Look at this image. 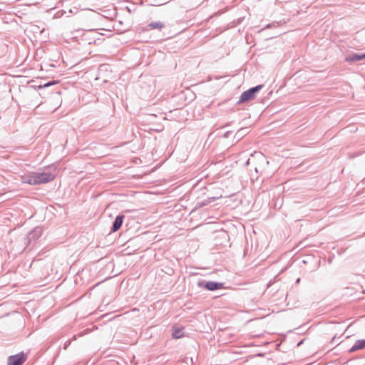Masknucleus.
I'll list each match as a JSON object with an SVG mask.
<instances>
[{
	"label": "nucleus",
	"mask_w": 365,
	"mask_h": 365,
	"mask_svg": "<svg viewBox=\"0 0 365 365\" xmlns=\"http://www.w3.org/2000/svg\"><path fill=\"white\" fill-rule=\"evenodd\" d=\"M0 148H4V147H3V146H1V145H0Z\"/></svg>",
	"instance_id": "28"
},
{
	"label": "nucleus",
	"mask_w": 365,
	"mask_h": 365,
	"mask_svg": "<svg viewBox=\"0 0 365 365\" xmlns=\"http://www.w3.org/2000/svg\"><path fill=\"white\" fill-rule=\"evenodd\" d=\"M163 4H157V1H155V4H152L153 6H161Z\"/></svg>",
	"instance_id": "22"
},
{
	"label": "nucleus",
	"mask_w": 365,
	"mask_h": 365,
	"mask_svg": "<svg viewBox=\"0 0 365 365\" xmlns=\"http://www.w3.org/2000/svg\"><path fill=\"white\" fill-rule=\"evenodd\" d=\"M264 85L259 84L242 92L237 104H241L253 100L256 97L257 93L261 91Z\"/></svg>",
	"instance_id": "2"
},
{
	"label": "nucleus",
	"mask_w": 365,
	"mask_h": 365,
	"mask_svg": "<svg viewBox=\"0 0 365 365\" xmlns=\"http://www.w3.org/2000/svg\"><path fill=\"white\" fill-rule=\"evenodd\" d=\"M219 237L227 240L228 238V234L225 231H222L219 232Z\"/></svg>",
	"instance_id": "16"
},
{
	"label": "nucleus",
	"mask_w": 365,
	"mask_h": 365,
	"mask_svg": "<svg viewBox=\"0 0 365 365\" xmlns=\"http://www.w3.org/2000/svg\"><path fill=\"white\" fill-rule=\"evenodd\" d=\"M230 123H231V122L227 123L223 126V128L229 126V125H230Z\"/></svg>",
	"instance_id": "23"
},
{
	"label": "nucleus",
	"mask_w": 365,
	"mask_h": 365,
	"mask_svg": "<svg viewBox=\"0 0 365 365\" xmlns=\"http://www.w3.org/2000/svg\"><path fill=\"white\" fill-rule=\"evenodd\" d=\"M231 133L230 131H227L225 132L223 135H222V137L225 138H227L229 136H230V134Z\"/></svg>",
	"instance_id": "19"
},
{
	"label": "nucleus",
	"mask_w": 365,
	"mask_h": 365,
	"mask_svg": "<svg viewBox=\"0 0 365 365\" xmlns=\"http://www.w3.org/2000/svg\"><path fill=\"white\" fill-rule=\"evenodd\" d=\"M27 359V354L21 351L8 357L7 365H22Z\"/></svg>",
	"instance_id": "4"
},
{
	"label": "nucleus",
	"mask_w": 365,
	"mask_h": 365,
	"mask_svg": "<svg viewBox=\"0 0 365 365\" xmlns=\"http://www.w3.org/2000/svg\"><path fill=\"white\" fill-rule=\"evenodd\" d=\"M300 282H301V278H300V277H298V278L297 279V280H296L295 283H296L297 284H299V283H300Z\"/></svg>",
	"instance_id": "20"
},
{
	"label": "nucleus",
	"mask_w": 365,
	"mask_h": 365,
	"mask_svg": "<svg viewBox=\"0 0 365 365\" xmlns=\"http://www.w3.org/2000/svg\"><path fill=\"white\" fill-rule=\"evenodd\" d=\"M65 13H66V12H65L63 10L58 11H57V12L55 14L54 17H55V18H60V17H61V16L63 15V14H65Z\"/></svg>",
	"instance_id": "17"
},
{
	"label": "nucleus",
	"mask_w": 365,
	"mask_h": 365,
	"mask_svg": "<svg viewBox=\"0 0 365 365\" xmlns=\"http://www.w3.org/2000/svg\"><path fill=\"white\" fill-rule=\"evenodd\" d=\"M249 163H250V159H248V160H247V162H246V163H245V164H246V165H249Z\"/></svg>",
	"instance_id": "26"
},
{
	"label": "nucleus",
	"mask_w": 365,
	"mask_h": 365,
	"mask_svg": "<svg viewBox=\"0 0 365 365\" xmlns=\"http://www.w3.org/2000/svg\"><path fill=\"white\" fill-rule=\"evenodd\" d=\"M76 339H77V335H73L72 336L71 339H68V340L65 341L64 345H63V349H66L71 345V341L72 340H76Z\"/></svg>",
	"instance_id": "14"
},
{
	"label": "nucleus",
	"mask_w": 365,
	"mask_h": 365,
	"mask_svg": "<svg viewBox=\"0 0 365 365\" xmlns=\"http://www.w3.org/2000/svg\"><path fill=\"white\" fill-rule=\"evenodd\" d=\"M304 340H302L300 341L298 344H297V346H299L301 344H302Z\"/></svg>",
	"instance_id": "24"
},
{
	"label": "nucleus",
	"mask_w": 365,
	"mask_h": 365,
	"mask_svg": "<svg viewBox=\"0 0 365 365\" xmlns=\"http://www.w3.org/2000/svg\"><path fill=\"white\" fill-rule=\"evenodd\" d=\"M174 272V270L172 268H168V271L166 272V274L169 275H172Z\"/></svg>",
	"instance_id": "18"
},
{
	"label": "nucleus",
	"mask_w": 365,
	"mask_h": 365,
	"mask_svg": "<svg viewBox=\"0 0 365 365\" xmlns=\"http://www.w3.org/2000/svg\"><path fill=\"white\" fill-rule=\"evenodd\" d=\"M1 11V9H0V11Z\"/></svg>",
	"instance_id": "29"
},
{
	"label": "nucleus",
	"mask_w": 365,
	"mask_h": 365,
	"mask_svg": "<svg viewBox=\"0 0 365 365\" xmlns=\"http://www.w3.org/2000/svg\"><path fill=\"white\" fill-rule=\"evenodd\" d=\"M364 349H365V339H359L356 340L354 345L349 349V352L352 353Z\"/></svg>",
	"instance_id": "10"
},
{
	"label": "nucleus",
	"mask_w": 365,
	"mask_h": 365,
	"mask_svg": "<svg viewBox=\"0 0 365 365\" xmlns=\"http://www.w3.org/2000/svg\"><path fill=\"white\" fill-rule=\"evenodd\" d=\"M58 81H55V80H53V81H50L46 83H44L43 85H40L38 86V89L40 90V89H42L43 88H47L48 86H53L56 83H57Z\"/></svg>",
	"instance_id": "13"
},
{
	"label": "nucleus",
	"mask_w": 365,
	"mask_h": 365,
	"mask_svg": "<svg viewBox=\"0 0 365 365\" xmlns=\"http://www.w3.org/2000/svg\"><path fill=\"white\" fill-rule=\"evenodd\" d=\"M248 128H240L237 132L235 133L234 136V139L236 140V141H239L243 136L246 135L248 133L247 131Z\"/></svg>",
	"instance_id": "12"
},
{
	"label": "nucleus",
	"mask_w": 365,
	"mask_h": 365,
	"mask_svg": "<svg viewBox=\"0 0 365 365\" xmlns=\"http://www.w3.org/2000/svg\"><path fill=\"white\" fill-rule=\"evenodd\" d=\"M182 327L173 326L172 327V336L173 339H180L184 336V331Z\"/></svg>",
	"instance_id": "9"
},
{
	"label": "nucleus",
	"mask_w": 365,
	"mask_h": 365,
	"mask_svg": "<svg viewBox=\"0 0 365 365\" xmlns=\"http://www.w3.org/2000/svg\"><path fill=\"white\" fill-rule=\"evenodd\" d=\"M197 285L200 288H204L208 291H216L223 288L224 284L215 281H206L205 279H200L197 282Z\"/></svg>",
	"instance_id": "3"
},
{
	"label": "nucleus",
	"mask_w": 365,
	"mask_h": 365,
	"mask_svg": "<svg viewBox=\"0 0 365 365\" xmlns=\"http://www.w3.org/2000/svg\"><path fill=\"white\" fill-rule=\"evenodd\" d=\"M217 199H218L217 197H208L206 199L199 200L196 203L195 208L197 209V208H200V207H205V206L207 205L208 204L214 202Z\"/></svg>",
	"instance_id": "11"
},
{
	"label": "nucleus",
	"mask_w": 365,
	"mask_h": 365,
	"mask_svg": "<svg viewBox=\"0 0 365 365\" xmlns=\"http://www.w3.org/2000/svg\"><path fill=\"white\" fill-rule=\"evenodd\" d=\"M41 236V230L36 227L34 230L28 233L27 237L25 238V244L29 246L32 242L35 243Z\"/></svg>",
	"instance_id": "5"
},
{
	"label": "nucleus",
	"mask_w": 365,
	"mask_h": 365,
	"mask_svg": "<svg viewBox=\"0 0 365 365\" xmlns=\"http://www.w3.org/2000/svg\"><path fill=\"white\" fill-rule=\"evenodd\" d=\"M83 334H84L81 333V334H78V336H83Z\"/></svg>",
	"instance_id": "27"
},
{
	"label": "nucleus",
	"mask_w": 365,
	"mask_h": 365,
	"mask_svg": "<svg viewBox=\"0 0 365 365\" xmlns=\"http://www.w3.org/2000/svg\"><path fill=\"white\" fill-rule=\"evenodd\" d=\"M163 4H157V1H155V4H152L153 6H161Z\"/></svg>",
	"instance_id": "21"
},
{
	"label": "nucleus",
	"mask_w": 365,
	"mask_h": 365,
	"mask_svg": "<svg viewBox=\"0 0 365 365\" xmlns=\"http://www.w3.org/2000/svg\"><path fill=\"white\" fill-rule=\"evenodd\" d=\"M55 178L56 174L51 172H34L21 176V180L23 183L31 185L48 183L53 181Z\"/></svg>",
	"instance_id": "1"
},
{
	"label": "nucleus",
	"mask_w": 365,
	"mask_h": 365,
	"mask_svg": "<svg viewBox=\"0 0 365 365\" xmlns=\"http://www.w3.org/2000/svg\"><path fill=\"white\" fill-rule=\"evenodd\" d=\"M363 59H365V52L362 53H353L346 56L345 61L351 63L360 61Z\"/></svg>",
	"instance_id": "7"
},
{
	"label": "nucleus",
	"mask_w": 365,
	"mask_h": 365,
	"mask_svg": "<svg viewBox=\"0 0 365 365\" xmlns=\"http://www.w3.org/2000/svg\"><path fill=\"white\" fill-rule=\"evenodd\" d=\"M336 339V336H334L331 341V343H334V340Z\"/></svg>",
	"instance_id": "25"
},
{
	"label": "nucleus",
	"mask_w": 365,
	"mask_h": 365,
	"mask_svg": "<svg viewBox=\"0 0 365 365\" xmlns=\"http://www.w3.org/2000/svg\"><path fill=\"white\" fill-rule=\"evenodd\" d=\"M259 160L262 163H265L267 165L269 164V161L266 159L265 156L262 153H259L257 154Z\"/></svg>",
	"instance_id": "15"
},
{
	"label": "nucleus",
	"mask_w": 365,
	"mask_h": 365,
	"mask_svg": "<svg viewBox=\"0 0 365 365\" xmlns=\"http://www.w3.org/2000/svg\"><path fill=\"white\" fill-rule=\"evenodd\" d=\"M124 219H125L124 215H123V214L118 215L112 223L110 232H115L116 231H118L121 227V226L123 223Z\"/></svg>",
	"instance_id": "6"
},
{
	"label": "nucleus",
	"mask_w": 365,
	"mask_h": 365,
	"mask_svg": "<svg viewBox=\"0 0 365 365\" xmlns=\"http://www.w3.org/2000/svg\"><path fill=\"white\" fill-rule=\"evenodd\" d=\"M165 27V25L162 21H152L147 24L145 27H144V31H150L153 29H158V30H162Z\"/></svg>",
	"instance_id": "8"
}]
</instances>
